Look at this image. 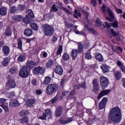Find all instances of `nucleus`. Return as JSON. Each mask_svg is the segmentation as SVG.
<instances>
[{
    "instance_id": "obj_20",
    "label": "nucleus",
    "mask_w": 125,
    "mask_h": 125,
    "mask_svg": "<svg viewBox=\"0 0 125 125\" xmlns=\"http://www.w3.org/2000/svg\"><path fill=\"white\" fill-rule=\"evenodd\" d=\"M95 58L96 60L99 61V62H103L104 61V58H103V56L100 53H98L95 55Z\"/></svg>"
},
{
    "instance_id": "obj_31",
    "label": "nucleus",
    "mask_w": 125,
    "mask_h": 125,
    "mask_svg": "<svg viewBox=\"0 0 125 125\" xmlns=\"http://www.w3.org/2000/svg\"><path fill=\"white\" fill-rule=\"evenodd\" d=\"M25 60L26 56L24 54L20 55L18 58V61H19V62H23V61H25Z\"/></svg>"
},
{
    "instance_id": "obj_28",
    "label": "nucleus",
    "mask_w": 125,
    "mask_h": 125,
    "mask_svg": "<svg viewBox=\"0 0 125 125\" xmlns=\"http://www.w3.org/2000/svg\"><path fill=\"white\" fill-rule=\"evenodd\" d=\"M30 28L32 29L33 30H34V31H38L39 29V26H38V24H37L36 23H31L30 24Z\"/></svg>"
},
{
    "instance_id": "obj_41",
    "label": "nucleus",
    "mask_w": 125,
    "mask_h": 125,
    "mask_svg": "<svg viewBox=\"0 0 125 125\" xmlns=\"http://www.w3.org/2000/svg\"><path fill=\"white\" fill-rule=\"evenodd\" d=\"M52 9L50 10V12H53V11H55V12H57L58 11V8H56V5L55 4H53L52 6Z\"/></svg>"
},
{
    "instance_id": "obj_17",
    "label": "nucleus",
    "mask_w": 125,
    "mask_h": 125,
    "mask_svg": "<svg viewBox=\"0 0 125 125\" xmlns=\"http://www.w3.org/2000/svg\"><path fill=\"white\" fill-rule=\"evenodd\" d=\"M9 105L11 107H16L19 106V103H18V101L17 100H11Z\"/></svg>"
},
{
    "instance_id": "obj_8",
    "label": "nucleus",
    "mask_w": 125,
    "mask_h": 125,
    "mask_svg": "<svg viewBox=\"0 0 125 125\" xmlns=\"http://www.w3.org/2000/svg\"><path fill=\"white\" fill-rule=\"evenodd\" d=\"M106 11H107L109 17H106V19L108 20V21H110V22H113V20L112 19H115V16L114 15V13H113V11L111 10L110 8L107 7L106 9Z\"/></svg>"
},
{
    "instance_id": "obj_25",
    "label": "nucleus",
    "mask_w": 125,
    "mask_h": 125,
    "mask_svg": "<svg viewBox=\"0 0 125 125\" xmlns=\"http://www.w3.org/2000/svg\"><path fill=\"white\" fill-rule=\"evenodd\" d=\"M10 61V59L8 58H4L3 59V61L2 62V65L3 67H6L7 65H8V63H9Z\"/></svg>"
},
{
    "instance_id": "obj_43",
    "label": "nucleus",
    "mask_w": 125,
    "mask_h": 125,
    "mask_svg": "<svg viewBox=\"0 0 125 125\" xmlns=\"http://www.w3.org/2000/svg\"><path fill=\"white\" fill-rule=\"evenodd\" d=\"M28 17L30 16V17H31V18H34V13L33 12V11H32V10L31 9L28 10Z\"/></svg>"
},
{
    "instance_id": "obj_62",
    "label": "nucleus",
    "mask_w": 125,
    "mask_h": 125,
    "mask_svg": "<svg viewBox=\"0 0 125 125\" xmlns=\"http://www.w3.org/2000/svg\"><path fill=\"white\" fill-rule=\"evenodd\" d=\"M74 13L77 14L78 16L79 17H82V14H81L80 12H78L77 10H74Z\"/></svg>"
},
{
    "instance_id": "obj_54",
    "label": "nucleus",
    "mask_w": 125,
    "mask_h": 125,
    "mask_svg": "<svg viewBox=\"0 0 125 125\" xmlns=\"http://www.w3.org/2000/svg\"><path fill=\"white\" fill-rule=\"evenodd\" d=\"M91 3L92 4L93 6H96V5L97 4V2H96V0H92L91 1Z\"/></svg>"
},
{
    "instance_id": "obj_56",
    "label": "nucleus",
    "mask_w": 125,
    "mask_h": 125,
    "mask_svg": "<svg viewBox=\"0 0 125 125\" xmlns=\"http://www.w3.org/2000/svg\"><path fill=\"white\" fill-rule=\"evenodd\" d=\"M68 93H69V91H63L62 93V96H66V95H68Z\"/></svg>"
},
{
    "instance_id": "obj_9",
    "label": "nucleus",
    "mask_w": 125,
    "mask_h": 125,
    "mask_svg": "<svg viewBox=\"0 0 125 125\" xmlns=\"http://www.w3.org/2000/svg\"><path fill=\"white\" fill-rule=\"evenodd\" d=\"M107 101H108V99L106 97H104L103 98L102 100L100 102L99 104V109L100 110H102L105 108Z\"/></svg>"
},
{
    "instance_id": "obj_2",
    "label": "nucleus",
    "mask_w": 125,
    "mask_h": 125,
    "mask_svg": "<svg viewBox=\"0 0 125 125\" xmlns=\"http://www.w3.org/2000/svg\"><path fill=\"white\" fill-rule=\"evenodd\" d=\"M42 29L46 37H51L54 34V28L47 24L42 25Z\"/></svg>"
},
{
    "instance_id": "obj_58",
    "label": "nucleus",
    "mask_w": 125,
    "mask_h": 125,
    "mask_svg": "<svg viewBox=\"0 0 125 125\" xmlns=\"http://www.w3.org/2000/svg\"><path fill=\"white\" fill-rule=\"evenodd\" d=\"M59 123H60V124H61L62 125H66V124H67V122H66V120H59Z\"/></svg>"
},
{
    "instance_id": "obj_33",
    "label": "nucleus",
    "mask_w": 125,
    "mask_h": 125,
    "mask_svg": "<svg viewBox=\"0 0 125 125\" xmlns=\"http://www.w3.org/2000/svg\"><path fill=\"white\" fill-rule=\"evenodd\" d=\"M29 118L25 117L20 120L21 124H28L29 123Z\"/></svg>"
},
{
    "instance_id": "obj_61",
    "label": "nucleus",
    "mask_w": 125,
    "mask_h": 125,
    "mask_svg": "<svg viewBox=\"0 0 125 125\" xmlns=\"http://www.w3.org/2000/svg\"><path fill=\"white\" fill-rule=\"evenodd\" d=\"M84 46H85V48H87V47H88V46H89V42H88V41H85Z\"/></svg>"
},
{
    "instance_id": "obj_45",
    "label": "nucleus",
    "mask_w": 125,
    "mask_h": 125,
    "mask_svg": "<svg viewBox=\"0 0 125 125\" xmlns=\"http://www.w3.org/2000/svg\"><path fill=\"white\" fill-rule=\"evenodd\" d=\"M62 9L63 10V11H64V12H65V13H66V14H67V15H71V14H72V13H73L72 12H70V11H69V10H68L65 7H62Z\"/></svg>"
},
{
    "instance_id": "obj_16",
    "label": "nucleus",
    "mask_w": 125,
    "mask_h": 125,
    "mask_svg": "<svg viewBox=\"0 0 125 125\" xmlns=\"http://www.w3.org/2000/svg\"><path fill=\"white\" fill-rule=\"evenodd\" d=\"M101 68L102 69L103 73H108L109 71V66L106 64H103L101 66Z\"/></svg>"
},
{
    "instance_id": "obj_50",
    "label": "nucleus",
    "mask_w": 125,
    "mask_h": 125,
    "mask_svg": "<svg viewBox=\"0 0 125 125\" xmlns=\"http://www.w3.org/2000/svg\"><path fill=\"white\" fill-rule=\"evenodd\" d=\"M57 40H58V37L54 36L52 37V42H57Z\"/></svg>"
},
{
    "instance_id": "obj_64",
    "label": "nucleus",
    "mask_w": 125,
    "mask_h": 125,
    "mask_svg": "<svg viewBox=\"0 0 125 125\" xmlns=\"http://www.w3.org/2000/svg\"><path fill=\"white\" fill-rule=\"evenodd\" d=\"M111 34L112 33L109 31H108L107 32V37L108 38L112 39V34Z\"/></svg>"
},
{
    "instance_id": "obj_53",
    "label": "nucleus",
    "mask_w": 125,
    "mask_h": 125,
    "mask_svg": "<svg viewBox=\"0 0 125 125\" xmlns=\"http://www.w3.org/2000/svg\"><path fill=\"white\" fill-rule=\"evenodd\" d=\"M65 83V79L62 78V81L61 82L60 86H62V87H63L64 86V83Z\"/></svg>"
},
{
    "instance_id": "obj_34",
    "label": "nucleus",
    "mask_w": 125,
    "mask_h": 125,
    "mask_svg": "<svg viewBox=\"0 0 125 125\" xmlns=\"http://www.w3.org/2000/svg\"><path fill=\"white\" fill-rule=\"evenodd\" d=\"M51 81V78L50 77L47 76L45 78V80L44 81V84L47 85L49 83H50V81Z\"/></svg>"
},
{
    "instance_id": "obj_19",
    "label": "nucleus",
    "mask_w": 125,
    "mask_h": 125,
    "mask_svg": "<svg viewBox=\"0 0 125 125\" xmlns=\"http://www.w3.org/2000/svg\"><path fill=\"white\" fill-rule=\"evenodd\" d=\"M78 53H79V51H78V49L72 50V51H71V56L73 60H75L76 58H77Z\"/></svg>"
},
{
    "instance_id": "obj_48",
    "label": "nucleus",
    "mask_w": 125,
    "mask_h": 125,
    "mask_svg": "<svg viewBox=\"0 0 125 125\" xmlns=\"http://www.w3.org/2000/svg\"><path fill=\"white\" fill-rule=\"evenodd\" d=\"M58 98H59V96L58 95H57L52 100V104H54L56 101H57Z\"/></svg>"
},
{
    "instance_id": "obj_55",
    "label": "nucleus",
    "mask_w": 125,
    "mask_h": 125,
    "mask_svg": "<svg viewBox=\"0 0 125 125\" xmlns=\"http://www.w3.org/2000/svg\"><path fill=\"white\" fill-rule=\"evenodd\" d=\"M36 93L37 95H41L42 93V91L41 90L37 89L36 90Z\"/></svg>"
},
{
    "instance_id": "obj_59",
    "label": "nucleus",
    "mask_w": 125,
    "mask_h": 125,
    "mask_svg": "<svg viewBox=\"0 0 125 125\" xmlns=\"http://www.w3.org/2000/svg\"><path fill=\"white\" fill-rule=\"evenodd\" d=\"M86 59H91V55L89 53H87L85 56Z\"/></svg>"
},
{
    "instance_id": "obj_32",
    "label": "nucleus",
    "mask_w": 125,
    "mask_h": 125,
    "mask_svg": "<svg viewBox=\"0 0 125 125\" xmlns=\"http://www.w3.org/2000/svg\"><path fill=\"white\" fill-rule=\"evenodd\" d=\"M36 65V62L34 61L28 62L27 63V66L28 68H33Z\"/></svg>"
},
{
    "instance_id": "obj_30",
    "label": "nucleus",
    "mask_w": 125,
    "mask_h": 125,
    "mask_svg": "<svg viewBox=\"0 0 125 125\" xmlns=\"http://www.w3.org/2000/svg\"><path fill=\"white\" fill-rule=\"evenodd\" d=\"M6 8L4 7H1L0 8V15L3 16V15H6Z\"/></svg>"
},
{
    "instance_id": "obj_26",
    "label": "nucleus",
    "mask_w": 125,
    "mask_h": 125,
    "mask_svg": "<svg viewBox=\"0 0 125 125\" xmlns=\"http://www.w3.org/2000/svg\"><path fill=\"white\" fill-rule=\"evenodd\" d=\"M11 35H12V31H11V29H10V27H8L5 30V35L6 37H11Z\"/></svg>"
},
{
    "instance_id": "obj_51",
    "label": "nucleus",
    "mask_w": 125,
    "mask_h": 125,
    "mask_svg": "<svg viewBox=\"0 0 125 125\" xmlns=\"http://www.w3.org/2000/svg\"><path fill=\"white\" fill-rule=\"evenodd\" d=\"M66 124H70L71 122H73V118L70 117L67 119L66 120Z\"/></svg>"
},
{
    "instance_id": "obj_27",
    "label": "nucleus",
    "mask_w": 125,
    "mask_h": 125,
    "mask_svg": "<svg viewBox=\"0 0 125 125\" xmlns=\"http://www.w3.org/2000/svg\"><path fill=\"white\" fill-rule=\"evenodd\" d=\"M22 21L25 24H30L32 22V19L29 17V16H26L24 19H23Z\"/></svg>"
},
{
    "instance_id": "obj_63",
    "label": "nucleus",
    "mask_w": 125,
    "mask_h": 125,
    "mask_svg": "<svg viewBox=\"0 0 125 125\" xmlns=\"http://www.w3.org/2000/svg\"><path fill=\"white\" fill-rule=\"evenodd\" d=\"M19 7H20V10H21V11H23V10H24V9H25L24 5H20Z\"/></svg>"
},
{
    "instance_id": "obj_29",
    "label": "nucleus",
    "mask_w": 125,
    "mask_h": 125,
    "mask_svg": "<svg viewBox=\"0 0 125 125\" xmlns=\"http://www.w3.org/2000/svg\"><path fill=\"white\" fill-rule=\"evenodd\" d=\"M22 18H23V17L21 15H17L13 17V19L15 21H22Z\"/></svg>"
},
{
    "instance_id": "obj_11",
    "label": "nucleus",
    "mask_w": 125,
    "mask_h": 125,
    "mask_svg": "<svg viewBox=\"0 0 125 125\" xmlns=\"http://www.w3.org/2000/svg\"><path fill=\"white\" fill-rule=\"evenodd\" d=\"M55 73H56V74H58L59 76L63 75V68H62V66L59 65H57L55 68Z\"/></svg>"
},
{
    "instance_id": "obj_1",
    "label": "nucleus",
    "mask_w": 125,
    "mask_h": 125,
    "mask_svg": "<svg viewBox=\"0 0 125 125\" xmlns=\"http://www.w3.org/2000/svg\"><path fill=\"white\" fill-rule=\"evenodd\" d=\"M108 119L110 124H119L122 121V112L120 108L115 107L111 108L108 113Z\"/></svg>"
},
{
    "instance_id": "obj_52",
    "label": "nucleus",
    "mask_w": 125,
    "mask_h": 125,
    "mask_svg": "<svg viewBox=\"0 0 125 125\" xmlns=\"http://www.w3.org/2000/svg\"><path fill=\"white\" fill-rule=\"evenodd\" d=\"M96 23L98 24L99 26H101V21H100V19H99V18H97Z\"/></svg>"
},
{
    "instance_id": "obj_37",
    "label": "nucleus",
    "mask_w": 125,
    "mask_h": 125,
    "mask_svg": "<svg viewBox=\"0 0 125 125\" xmlns=\"http://www.w3.org/2000/svg\"><path fill=\"white\" fill-rule=\"evenodd\" d=\"M62 50H63V47H62V45H60L57 51V55H60L61 53H62Z\"/></svg>"
},
{
    "instance_id": "obj_60",
    "label": "nucleus",
    "mask_w": 125,
    "mask_h": 125,
    "mask_svg": "<svg viewBox=\"0 0 125 125\" xmlns=\"http://www.w3.org/2000/svg\"><path fill=\"white\" fill-rule=\"evenodd\" d=\"M115 10L117 13H118L119 14H122V13H123V10H122V9H115Z\"/></svg>"
},
{
    "instance_id": "obj_24",
    "label": "nucleus",
    "mask_w": 125,
    "mask_h": 125,
    "mask_svg": "<svg viewBox=\"0 0 125 125\" xmlns=\"http://www.w3.org/2000/svg\"><path fill=\"white\" fill-rule=\"evenodd\" d=\"M6 97L8 98H12L15 96V92L14 91H10L7 92L5 93Z\"/></svg>"
},
{
    "instance_id": "obj_18",
    "label": "nucleus",
    "mask_w": 125,
    "mask_h": 125,
    "mask_svg": "<svg viewBox=\"0 0 125 125\" xmlns=\"http://www.w3.org/2000/svg\"><path fill=\"white\" fill-rule=\"evenodd\" d=\"M114 77L116 79V80H121L122 78V73L121 71H116L114 72Z\"/></svg>"
},
{
    "instance_id": "obj_49",
    "label": "nucleus",
    "mask_w": 125,
    "mask_h": 125,
    "mask_svg": "<svg viewBox=\"0 0 125 125\" xmlns=\"http://www.w3.org/2000/svg\"><path fill=\"white\" fill-rule=\"evenodd\" d=\"M46 117H47V115L45 113H43L42 116L39 117V119L40 120H45Z\"/></svg>"
},
{
    "instance_id": "obj_46",
    "label": "nucleus",
    "mask_w": 125,
    "mask_h": 125,
    "mask_svg": "<svg viewBox=\"0 0 125 125\" xmlns=\"http://www.w3.org/2000/svg\"><path fill=\"white\" fill-rule=\"evenodd\" d=\"M62 58L63 59V60H69V58H70V57L68 54L64 53L62 55Z\"/></svg>"
},
{
    "instance_id": "obj_47",
    "label": "nucleus",
    "mask_w": 125,
    "mask_h": 125,
    "mask_svg": "<svg viewBox=\"0 0 125 125\" xmlns=\"http://www.w3.org/2000/svg\"><path fill=\"white\" fill-rule=\"evenodd\" d=\"M107 7V6H106L105 4H103L102 7H101V10L102 12L103 13H105L106 12V8Z\"/></svg>"
},
{
    "instance_id": "obj_39",
    "label": "nucleus",
    "mask_w": 125,
    "mask_h": 125,
    "mask_svg": "<svg viewBox=\"0 0 125 125\" xmlns=\"http://www.w3.org/2000/svg\"><path fill=\"white\" fill-rule=\"evenodd\" d=\"M18 47L21 50H22V40L21 39L19 38L18 40Z\"/></svg>"
},
{
    "instance_id": "obj_22",
    "label": "nucleus",
    "mask_w": 125,
    "mask_h": 125,
    "mask_svg": "<svg viewBox=\"0 0 125 125\" xmlns=\"http://www.w3.org/2000/svg\"><path fill=\"white\" fill-rule=\"evenodd\" d=\"M118 21H115L113 23H108L107 22H105V25L107 26V27H111V26L113 28H117L118 26Z\"/></svg>"
},
{
    "instance_id": "obj_4",
    "label": "nucleus",
    "mask_w": 125,
    "mask_h": 125,
    "mask_svg": "<svg viewBox=\"0 0 125 125\" xmlns=\"http://www.w3.org/2000/svg\"><path fill=\"white\" fill-rule=\"evenodd\" d=\"M101 87L102 89H105L109 85V79L104 76H101L100 78Z\"/></svg>"
},
{
    "instance_id": "obj_35",
    "label": "nucleus",
    "mask_w": 125,
    "mask_h": 125,
    "mask_svg": "<svg viewBox=\"0 0 125 125\" xmlns=\"http://www.w3.org/2000/svg\"><path fill=\"white\" fill-rule=\"evenodd\" d=\"M18 10V8H17V7L15 6H12L10 8V13H14L16 12Z\"/></svg>"
},
{
    "instance_id": "obj_3",
    "label": "nucleus",
    "mask_w": 125,
    "mask_h": 125,
    "mask_svg": "<svg viewBox=\"0 0 125 125\" xmlns=\"http://www.w3.org/2000/svg\"><path fill=\"white\" fill-rule=\"evenodd\" d=\"M59 87V86L57 84H49L47 85L46 89L47 94L51 95V94L58 90Z\"/></svg>"
},
{
    "instance_id": "obj_23",
    "label": "nucleus",
    "mask_w": 125,
    "mask_h": 125,
    "mask_svg": "<svg viewBox=\"0 0 125 125\" xmlns=\"http://www.w3.org/2000/svg\"><path fill=\"white\" fill-rule=\"evenodd\" d=\"M78 53H82L83 50V44L82 42L78 43Z\"/></svg>"
},
{
    "instance_id": "obj_44",
    "label": "nucleus",
    "mask_w": 125,
    "mask_h": 125,
    "mask_svg": "<svg viewBox=\"0 0 125 125\" xmlns=\"http://www.w3.org/2000/svg\"><path fill=\"white\" fill-rule=\"evenodd\" d=\"M88 31L89 32H90V33H91V34H94L95 35H97V32H96V31H95V30H94V29L92 28L91 27H90V28H88Z\"/></svg>"
},
{
    "instance_id": "obj_21",
    "label": "nucleus",
    "mask_w": 125,
    "mask_h": 125,
    "mask_svg": "<svg viewBox=\"0 0 125 125\" xmlns=\"http://www.w3.org/2000/svg\"><path fill=\"white\" fill-rule=\"evenodd\" d=\"M24 34L27 37H30L33 34V30L30 28H27L24 30Z\"/></svg>"
},
{
    "instance_id": "obj_36",
    "label": "nucleus",
    "mask_w": 125,
    "mask_h": 125,
    "mask_svg": "<svg viewBox=\"0 0 125 125\" xmlns=\"http://www.w3.org/2000/svg\"><path fill=\"white\" fill-rule=\"evenodd\" d=\"M9 72L12 75H14V74L17 73V69L14 67H12L10 68Z\"/></svg>"
},
{
    "instance_id": "obj_10",
    "label": "nucleus",
    "mask_w": 125,
    "mask_h": 125,
    "mask_svg": "<svg viewBox=\"0 0 125 125\" xmlns=\"http://www.w3.org/2000/svg\"><path fill=\"white\" fill-rule=\"evenodd\" d=\"M110 91H111V90L109 89L103 90L98 94L97 97L98 99H101L102 97H103V96L107 95V94H108L110 92Z\"/></svg>"
},
{
    "instance_id": "obj_57",
    "label": "nucleus",
    "mask_w": 125,
    "mask_h": 125,
    "mask_svg": "<svg viewBox=\"0 0 125 125\" xmlns=\"http://www.w3.org/2000/svg\"><path fill=\"white\" fill-rule=\"evenodd\" d=\"M110 33L112 35L113 37H116V36H117V33L114 31V30L113 29L110 30Z\"/></svg>"
},
{
    "instance_id": "obj_5",
    "label": "nucleus",
    "mask_w": 125,
    "mask_h": 125,
    "mask_svg": "<svg viewBox=\"0 0 125 125\" xmlns=\"http://www.w3.org/2000/svg\"><path fill=\"white\" fill-rule=\"evenodd\" d=\"M93 89L92 91L94 93L97 94L99 91L100 90V87H99V82H98V79H95L92 82Z\"/></svg>"
},
{
    "instance_id": "obj_13",
    "label": "nucleus",
    "mask_w": 125,
    "mask_h": 125,
    "mask_svg": "<svg viewBox=\"0 0 125 125\" xmlns=\"http://www.w3.org/2000/svg\"><path fill=\"white\" fill-rule=\"evenodd\" d=\"M63 108L62 106H59L55 111V116L57 118L59 117H61V115H62V110Z\"/></svg>"
},
{
    "instance_id": "obj_15",
    "label": "nucleus",
    "mask_w": 125,
    "mask_h": 125,
    "mask_svg": "<svg viewBox=\"0 0 125 125\" xmlns=\"http://www.w3.org/2000/svg\"><path fill=\"white\" fill-rule=\"evenodd\" d=\"M35 103H36V100L33 99H29L27 101L26 106L27 107H33Z\"/></svg>"
},
{
    "instance_id": "obj_38",
    "label": "nucleus",
    "mask_w": 125,
    "mask_h": 125,
    "mask_svg": "<svg viewBox=\"0 0 125 125\" xmlns=\"http://www.w3.org/2000/svg\"><path fill=\"white\" fill-rule=\"evenodd\" d=\"M52 65H53V60H49L46 63V66L47 68H49L50 67H51Z\"/></svg>"
},
{
    "instance_id": "obj_40",
    "label": "nucleus",
    "mask_w": 125,
    "mask_h": 125,
    "mask_svg": "<svg viewBox=\"0 0 125 125\" xmlns=\"http://www.w3.org/2000/svg\"><path fill=\"white\" fill-rule=\"evenodd\" d=\"M65 25L67 28H74V24L73 23H69L68 21H65Z\"/></svg>"
},
{
    "instance_id": "obj_42",
    "label": "nucleus",
    "mask_w": 125,
    "mask_h": 125,
    "mask_svg": "<svg viewBox=\"0 0 125 125\" xmlns=\"http://www.w3.org/2000/svg\"><path fill=\"white\" fill-rule=\"evenodd\" d=\"M45 114H46L47 116H51V115H52V112L50 109H46L45 111Z\"/></svg>"
},
{
    "instance_id": "obj_12",
    "label": "nucleus",
    "mask_w": 125,
    "mask_h": 125,
    "mask_svg": "<svg viewBox=\"0 0 125 125\" xmlns=\"http://www.w3.org/2000/svg\"><path fill=\"white\" fill-rule=\"evenodd\" d=\"M2 52L5 56H8L10 53V48L8 46H4L2 48Z\"/></svg>"
},
{
    "instance_id": "obj_6",
    "label": "nucleus",
    "mask_w": 125,
    "mask_h": 125,
    "mask_svg": "<svg viewBox=\"0 0 125 125\" xmlns=\"http://www.w3.org/2000/svg\"><path fill=\"white\" fill-rule=\"evenodd\" d=\"M28 75L29 74L28 73V69L27 68V67H23L20 71L19 76H20L22 78H27Z\"/></svg>"
},
{
    "instance_id": "obj_14",
    "label": "nucleus",
    "mask_w": 125,
    "mask_h": 125,
    "mask_svg": "<svg viewBox=\"0 0 125 125\" xmlns=\"http://www.w3.org/2000/svg\"><path fill=\"white\" fill-rule=\"evenodd\" d=\"M7 86L10 87V88H14L16 86V83L14 80L11 79L9 81L8 83H7Z\"/></svg>"
},
{
    "instance_id": "obj_7",
    "label": "nucleus",
    "mask_w": 125,
    "mask_h": 125,
    "mask_svg": "<svg viewBox=\"0 0 125 125\" xmlns=\"http://www.w3.org/2000/svg\"><path fill=\"white\" fill-rule=\"evenodd\" d=\"M33 73L34 75H43L44 74V68L42 67L38 66L35 67L33 69Z\"/></svg>"
}]
</instances>
